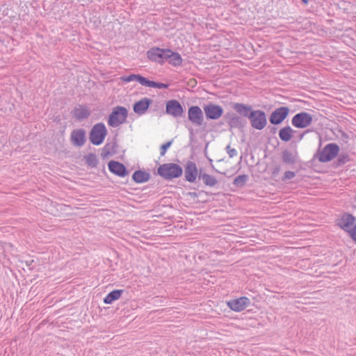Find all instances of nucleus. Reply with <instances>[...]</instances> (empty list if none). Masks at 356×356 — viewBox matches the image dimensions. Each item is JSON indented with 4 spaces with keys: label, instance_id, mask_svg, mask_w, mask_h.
I'll list each match as a JSON object with an SVG mask.
<instances>
[{
    "label": "nucleus",
    "instance_id": "obj_38",
    "mask_svg": "<svg viewBox=\"0 0 356 356\" xmlns=\"http://www.w3.org/2000/svg\"><path fill=\"white\" fill-rule=\"evenodd\" d=\"M188 195L193 198L197 197V193L195 192H190L188 193Z\"/></svg>",
    "mask_w": 356,
    "mask_h": 356
},
{
    "label": "nucleus",
    "instance_id": "obj_32",
    "mask_svg": "<svg viewBox=\"0 0 356 356\" xmlns=\"http://www.w3.org/2000/svg\"><path fill=\"white\" fill-rule=\"evenodd\" d=\"M113 147H114V145H111L109 143L106 144L103 148V150L102 152V156L103 157H106L108 155L111 154V152H115V151L113 150Z\"/></svg>",
    "mask_w": 356,
    "mask_h": 356
},
{
    "label": "nucleus",
    "instance_id": "obj_11",
    "mask_svg": "<svg viewBox=\"0 0 356 356\" xmlns=\"http://www.w3.org/2000/svg\"><path fill=\"white\" fill-rule=\"evenodd\" d=\"M188 120L196 126H201L203 124L204 115L201 108L198 106H192L188 111Z\"/></svg>",
    "mask_w": 356,
    "mask_h": 356
},
{
    "label": "nucleus",
    "instance_id": "obj_7",
    "mask_svg": "<svg viewBox=\"0 0 356 356\" xmlns=\"http://www.w3.org/2000/svg\"><path fill=\"white\" fill-rule=\"evenodd\" d=\"M224 118L229 129H238L242 130L246 124V120L234 112L226 113L224 115Z\"/></svg>",
    "mask_w": 356,
    "mask_h": 356
},
{
    "label": "nucleus",
    "instance_id": "obj_14",
    "mask_svg": "<svg viewBox=\"0 0 356 356\" xmlns=\"http://www.w3.org/2000/svg\"><path fill=\"white\" fill-rule=\"evenodd\" d=\"M86 132L83 129H74L71 132L70 141L76 147H82L86 142Z\"/></svg>",
    "mask_w": 356,
    "mask_h": 356
},
{
    "label": "nucleus",
    "instance_id": "obj_21",
    "mask_svg": "<svg viewBox=\"0 0 356 356\" xmlns=\"http://www.w3.org/2000/svg\"><path fill=\"white\" fill-rule=\"evenodd\" d=\"M167 56L165 60L173 66H179L182 63V58L180 54L177 52H173L170 49H167Z\"/></svg>",
    "mask_w": 356,
    "mask_h": 356
},
{
    "label": "nucleus",
    "instance_id": "obj_36",
    "mask_svg": "<svg viewBox=\"0 0 356 356\" xmlns=\"http://www.w3.org/2000/svg\"><path fill=\"white\" fill-rule=\"evenodd\" d=\"M350 237L356 242V225L348 232Z\"/></svg>",
    "mask_w": 356,
    "mask_h": 356
},
{
    "label": "nucleus",
    "instance_id": "obj_25",
    "mask_svg": "<svg viewBox=\"0 0 356 356\" xmlns=\"http://www.w3.org/2000/svg\"><path fill=\"white\" fill-rule=\"evenodd\" d=\"M199 179H202L204 184L210 187L214 186L218 183V180L215 177L203 172L202 169L199 172Z\"/></svg>",
    "mask_w": 356,
    "mask_h": 356
},
{
    "label": "nucleus",
    "instance_id": "obj_2",
    "mask_svg": "<svg viewBox=\"0 0 356 356\" xmlns=\"http://www.w3.org/2000/svg\"><path fill=\"white\" fill-rule=\"evenodd\" d=\"M128 111L125 107L115 106L108 115V124L111 127H117L126 121Z\"/></svg>",
    "mask_w": 356,
    "mask_h": 356
},
{
    "label": "nucleus",
    "instance_id": "obj_9",
    "mask_svg": "<svg viewBox=\"0 0 356 356\" xmlns=\"http://www.w3.org/2000/svg\"><path fill=\"white\" fill-rule=\"evenodd\" d=\"M165 113L174 118H180L184 114V108L178 100L171 99L166 102Z\"/></svg>",
    "mask_w": 356,
    "mask_h": 356
},
{
    "label": "nucleus",
    "instance_id": "obj_37",
    "mask_svg": "<svg viewBox=\"0 0 356 356\" xmlns=\"http://www.w3.org/2000/svg\"><path fill=\"white\" fill-rule=\"evenodd\" d=\"M280 165H275L273 169H272V175L273 176H276L279 174V172H280Z\"/></svg>",
    "mask_w": 356,
    "mask_h": 356
},
{
    "label": "nucleus",
    "instance_id": "obj_12",
    "mask_svg": "<svg viewBox=\"0 0 356 356\" xmlns=\"http://www.w3.org/2000/svg\"><path fill=\"white\" fill-rule=\"evenodd\" d=\"M167 49L153 47L147 51V56L150 60L161 64L165 60Z\"/></svg>",
    "mask_w": 356,
    "mask_h": 356
},
{
    "label": "nucleus",
    "instance_id": "obj_35",
    "mask_svg": "<svg viewBox=\"0 0 356 356\" xmlns=\"http://www.w3.org/2000/svg\"><path fill=\"white\" fill-rule=\"evenodd\" d=\"M226 150H227V152L229 154V156L230 158H233L234 156H236V154H237L236 150L234 148H232L229 145H228L226 147Z\"/></svg>",
    "mask_w": 356,
    "mask_h": 356
},
{
    "label": "nucleus",
    "instance_id": "obj_6",
    "mask_svg": "<svg viewBox=\"0 0 356 356\" xmlns=\"http://www.w3.org/2000/svg\"><path fill=\"white\" fill-rule=\"evenodd\" d=\"M312 122V115L305 111L298 113L291 119L292 125L297 129L307 128L310 126Z\"/></svg>",
    "mask_w": 356,
    "mask_h": 356
},
{
    "label": "nucleus",
    "instance_id": "obj_4",
    "mask_svg": "<svg viewBox=\"0 0 356 356\" xmlns=\"http://www.w3.org/2000/svg\"><path fill=\"white\" fill-rule=\"evenodd\" d=\"M249 118L250 125L257 130H262L267 124V118L265 112L262 110H254L250 113Z\"/></svg>",
    "mask_w": 356,
    "mask_h": 356
},
{
    "label": "nucleus",
    "instance_id": "obj_26",
    "mask_svg": "<svg viewBox=\"0 0 356 356\" xmlns=\"http://www.w3.org/2000/svg\"><path fill=\"white\" fill-rule=\"evenodd\" d=\"M122 81L124 82H130L132 81H136L142 86H145V83H146V78L143 76L139 74H131L129 76H123L120 78Z\"/></svg>",
    "mask_w": 356,
    "mask_h": 356
},
{
    "label": "nucleus",
    "instance_id": "obj_33",
    "mask_svg": "<svg viewBox=\"0 0 356 356\" xmlns=\"http://www.w3.org/2000/svg\"><path fill=\"white\" fill-rule=\"evenodd\" d=\"M296 177V172L293 171H286L284 175L282 177V181H286L288 180L292 179Z\"/></svg>",
    "mask_w": 356,
    "mask_h": 356
},
{
    "label": "nucleus",
    "instance_id": "obj_39",
    "mask_svg": "<svg viewBox=\"0 0 356 356\" xmlns=\"http://www.w3.org/2000/svg\"><path fill=\"white\" fill-rule=\"evenodd\" d=\"M342 138H345V139H348V138H349V137H348V134H346V133H343V134H342Z\"/></svg>",
    "mask_w": 356,
    "mask_h": 356
},
{
    "label": "nucleus",
    "instance_id": "obj_41",
    "mask_svg": "<svg viewBox=\"0 0 356 356\" xmlns=\"http://www.w3.org/2000/svg\"><path fill=\"white\" fill-rule=\"evenodd\" d=\"M190 83H191V86H193V83H196V81L195 79L190 80Z\"/></svg>",
    "mask_w": 356,
    "mask_h": 356
},
{
    "label": "nucleus",
    "instance_id": "obj_27",
    "mask_svg": "<svg viewBox=\"0 0 356 356\" xmlns=\"http://www.w3.org/2000/svg\"><path fill=\"white\" fill-rule=\"evenodd\" d=\"M123 292L124 291L122 289L112 291L104 298V302L106 304H111L115 300H118Z\"/></svg>",
    "mask_w": 356,
    "mask_h": 356
},
{
    "label": "nucleus",
    "instance_id": "obj_22",
    "mask_svg": "<svg viewBox=\"0 0 356 356\" xmlns=\"http://www.w3.org/2000/svg\"><path fill=\"white\" fill-rule=\"evenodd\" d=\"M281 159L283 163L293 165L297 161V155L288 149H284L281 154Z\"/></svg>",
    "mask_w": 356,
    "mask_h": 356
},
{
    "label": "nucleus",
    "instance_id": "obj_19",
    "mask_svg": "<svg viewBox=\"0 0 356 356\" xmlns=\"http://www.w3.org/2000/svg\"><path fill=\"white\" fill-rule=\"evenodd\" d=\"M152 102V99L144 97L134 104L133 110L135 113L138 115H143L147 111Z\"/></svg>",
    "mask_w": 356,
    "mask_h": 356
},
{
    "label": "nucleus",
    "instance_id": "obj_1",
    "mask_svg": "<svg viewBox=\"0 0 356 356\" xmlns=\"http://www.w3.org/2000/svg\"><path fill=\"white\" fill-rule=\"evenodd\" d=\"M157 172L161 177L166 180H171L181 177L183 173V169L178 164L168 163L161 165Z\"/></svg>",
    "mask_w": 356,
    "mask_h": 356
},
{
    "label": "nucleus",
    "instance_id": "obj_20",
    "mask_svg": "<svg viewBox=\"0 0 356 356\" xmlns=\"http://www.w3.org/2000/svg\"><path fill=\"white\" fill-rule=\"evenodd\" d=\"M72 115L75 119L81 121L90 115V111L87 106L79 105L72 111Z\"/></svg>",
    "mask_w": 356,
    "mask_h": 356
},
{
    "label": "nucleus",
    "instance_id": "obj_23",
    "mask_svg": "<svg viewBox=\"0 0 356 356\" xmlns=\"http://www.w3.org/2000/svg\"><path fill=\"white\" fill-rule=\"evenodd\" d=\"M150 174L146 171L138 170L132 175V179L138 184L144 183L149 180Z\"/></svg>",
    "mask_w": 356,
    "mask_h": 356
},
{
    "label": "nucleus",
    "instance_id": "obj_5",
    "mask_svg": "<svg viewBox=\"0 0 356 356\" xmlns=\"http://www.w3.org/2000/svg\"><path fill=\"white\" fill-rule=\"evenodd\" d=\"M339 150L340 149L337 144L329 143L320 152L318 159L322 163L330 161L339 154Z\"/></svg>",
    "mask_w": 356,
    "mask_h": 356
},
{
    "label": "nucleus",
    "instance_id": "obj_3",
    "mask_svg": "<svg viewBox=\"0 0 356 356\" xmlns=\"http://www.w3.org/2000/svg\"><path fill=\"white\" fill-rule=\"evenodd\" d=\"M107 135L106 128L103 122L95 124L89 134V140L94 145H101Z\"/></svg>",
    "mask_w": 356,
    "mask_h": 356
},
{
    "label": "nucleus",
    "instance_id": "obj_30",
    "mask_svg": "<svg viewBox=\"0 0 356 356\" xmlns=\"http://www.w3.org/2000/svg\"><path fill=\"white\" fill-rule=\"evenodd\" d=\"M248 179V175H241L237 176L234 179L233 184H234V185L236 186L237 187H242L245 184Z\"/></svg>",
    "mask_w": 356,
    "mask_h": 356
},
{
    "label": "nucleus",
    "instance_id": "obj_28",
    "mask_svg": "<svg viewBox=\"0 0 356 356\" xmlns=\"http://www.w3.org/2000/svg\"><path fill=\"white\" fill-rule=\"evenodd\" d=\"M85 159L86 164L91 168H95L98 164L97 156L93 153L88 154L85 156Z\"/></svg>",
    "mask_w": 356,
    "mask_h": 356
},
{
    "label": "nucleus",
    "instance_id": "obj_16",
    "mask_svg": "<svg viewBox=\"0 0 356 356\" xmlns=\"http://www.w3.org/2000/svg\"><path fill=\"white\" fill-rule=\"evenodd\" d=\"M108 167L111 172L118 177H124L129 174V171L127 170L125 165L118 161H109L108 163Z\"/></svg>",
    "mask_w": 356,
    "mask_h": 356
},
{
    "label": "nucleus",
    "instance_id": "obj_15",
    "mask_svg": "<svg viewBox=\"0 0 356 356\" xmlns=\"http://www.w3.org/2000/svg\"><path fill=\"white\" fill-rule=\"evenodd\" d=\"M199 172L195 163L191 161H188L185 166V179L187 181L190 183H194L197 179L199 177Z\"/></svg>",
    "mask_w": 356,
    "mask_h": 356
},
{
    "label": "nucleus",
    "instance_id": "obj_17",
    "mask_svg": "<svg viewBox=\"0 0 356 356\" xmlns=\"http://www.w3.org/2000/svg\"><path fill=\"white\" fill-rule=\"evenodd\" d=\"M232 108L236 111V113L239 116L247 118L249 119L250 117V113L253 112L252 106L250 104H245L243 103H232Z\"/></svg>",
    "mask_w": 356,
    "mask_h": 356
},
{
    "label": "nucleus",
    "instance_id": "obj_18",
    "mask_svg": "<svg viewBox=\"0 0 356 356\" xmlns=\"http://www.w3.org/2000/svg\"><path fill=\"white\" fill-rule=\"evenodd\" d=\"M355 218L350 213H345L339 220L337 225L343 230L349 232L355 226Z\"/></svg>",
    "mask_w": 356,
    "mask_h": 356
},
{
    "label": "nucleus",
    "instance_id": "obj_31",
    "mask_svg": "<svg viewBox=\"0 0 356 356\" xmlns=\"http://www.w3.org/2000/svg\"><path fill=\"white\" fill-rule=\"evenodd\" d=\"M350 161V156L347 153L341 154L335 161L336 166H341Z\"/></svg>",
    "mask_w": 356,
    "mask_h": 356
},
{
    "label": "nucleus",
    "instance_id": "obj_13",
    "mask_svg": "<svg viewBox=\"0 0 356 356\" xmlns=\"http://www.w3.org/2000/svg\"><path fill=\"white\" fill-rule=\"evenodd\" d=\"M250 304V300L245 296L229 300L227 302L228 307L234 312H241L248 307Z\"/></svg>",
    "mask_w": 356,
    "mask_h": 356
},
{
    "label": "nucleus",
    "instance_id": "obj_10",
    "mask_svg": "<svg viewBox=\"0 0 356 356\" xmlns=\"http://www.w3.org/2000/svg\"><path fill=\"white\" fill-rule=\"evenodd\" d=\"M205 116L208 120H218L223 114V108L220 105L209 103L204 107Z\"/></svg>",
    "mask_w": 356,
    "mask_h": 356
},
{
    "label": "nucleus",
    "instance_id": "obj_8",
    "mask_svg": "<svg viewBox=\"0 0 356 356\" xmlns=\"http://www.w3.org/2000/svg\"><path fill=\"white\" fill-rule=\"evenodd\" d=\"M290 109L288 106H281L275 108L269 116V122L271 124L278 125L284 122L289 116Z\"/></svg>",
    "mask_w": 356,
    "mask_h": 356
},
{
    "label": "nucleus",
    "instance_id": "obj_40",
    "mask_svg": "<svg viewBox=\"0 0 356 356\" xmlns=\"http://www.w3.org/2000/svg\"><path fill=\"white\" fill-rule=\"evenodd\" d=\"M302 2L304 5H307L309 3V0H302Z\"/></svg>",
    "mask_w": 356,
    "mask_h": 356
},
{
    "label": "nucleus",
    "instance_id": "obj_34",
    "mask_svg": "<svg viewBox=\"0 0 356 356\" xmlns=\"http://www.w3.org/2000/svg\"><path fill=\"white\" fill-rule=\"evenodd\" d=\"M172 140L168 141L164 144H163L160 147V154L161 156H164L167 149L170 147L172 145Z\"/></svg>",
    "mask_w": 356,
    "mask_h": 356
},
{
    "label": "nucleus",
    "instance_id": "obj_29",
    "mask_svg": "<svg viewBox=\"0 0 356 356\" xmlns=\"http://www.w3.org/2000/svg\"><path fill=\"white\" fill-rule=\"evenodd\" d=\"M145 86L150 87V88H156L159 89H165L168 88V85L166 83L155 82L153 81L148 80L146 78V83H145Z\"/></svg>",
    "mask_w": 356,
    "mask_h": 356
},
{
    "label": "nucleus",
    "instance_id": "obj_24",
    "mask_svg": "<svg viewBox=\"0 0 356 356\" xmlns=\"http://www.w3.org/2000/svg\"><path fill=\"white\" fill-rule=\"evenodd\" d=\"M294 131L290 126L281 128L279 131V137L283 142H289L293 137Z\"/></svg>",
    "mask_w": 356,
    "mask_h": 356
}]
</instances>
